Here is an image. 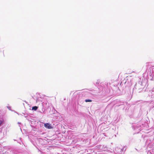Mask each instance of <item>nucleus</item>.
Instances as JSON below:
<instances>
[{
    "instance_id": "nucleus-1",
    "label": "nucleus",
    "mask_w": 154,
    "mask_h": 154,
    "mask_svg": "<svg viewBox=\"0 0 154 154\" xmlns=\"http://www.w3.org/2000/svg\"><path fill=\"white\" fill-rule=\"evenodd\" d=\"M42 105L43 107H45V108H48L50 104L47 102H43L42 103Z\"/></svg>"
},
{
    "instance_id": "nucleus-2",
    "label": "nucleus",
    "mask_w": 154,
    "mask_h": 154,
    "mask_svg": "<svg viewBox=\"0 0 154 154\" xmlns=\"http://www.w3.org/2000/svg\"><path fill=\"white\" fill-rule=\"evenodd\" d=\"M44 126L45 128L48 129H51L52 128V126L49 123H46L44 124Z\"/></svg>"
},
{
    "instance_id": "nucleus-3",
    "label": "nucleus",
    "mask_w": 154,
    "mask_h": 154,
    "mask_svg": "<svg viewBox=\"0 0 154 154\" xmlns=\"http://www.w3.org/2000/svg\"><path fill=\"white\" fill-rule=\"evenodd\" d=\"M45 107H43H43L42 109V111H40L41 113H44L45 112Z\"/></svg>"
},
{
    "instance_id": "nucleus-4",
    "label": "nucleus",
    "mask_w": 154,
    "mask_h": 154,
    "mask_svg": "<svg viewBox=\"0 0 154 154\" xmlns=\"http://www.w3.org/2000/svg\"><path fill=\"white\" fill-rule=\"evenodd\" d=\"M147 154H154V149L152 150V152L148 151Z\"/></svg>"
},
{
    "instance_id": "nucleus-5",
    "label": "nucleus",
    "mask_w": 154,
    "mask_h": 154,
    "mask_svg": "<svg viewBox=\"0 0 154 154\" xmlns=\"http://www.w3.org/2000/svg\"><path fill=\"white\" fill-rule=\"evenodd\" d=\"M42 99L40 97H38L37 99L36 102H38L41 101L42 102Z\"/></svg>"
},
{
    "instance_id": "nucleus-6",
    "label": "nucleus",
    "mask_w": 154,
    "mask_h": 154,
    "mask_svg": "<svg viewBox=\"0 0 154 154\" xmlns=\"http://www.w3.org/2000/svg\"><path fill=\"white\" fill-rule=\"evenodd\" d=\"M38 107L36 106H34L32 107V109L33 110H36L37 109Z\"/></svg>"
},
{
    "instance_id": "nucleus-7",
    "label": "nucleus",
    "mask_w": 154,
    "mask_h": 154,
    "mask_svg": "<svg viewBox=\"0 0 154 154\" xmlns=\"http://www.w3.org/2000/svg\"><path fill=\"white\" fill-rule=\"evenodd\" d=\"M85 101L86 102H91L92 101V100L90 99H86L85 100Z\"/></svg>"
},
{
    "instance_id": "nucleus-8",
    "label": "nucleus",
    "mask_w": 154,
    "mask_h": 154,
    "mask_svg": "<svg viewBox=\"0 0 154 154\" xmlns=\"http://www.w3.org/2000/svg\"><path fill=\"white\" fill-rule=\"evenodd\" d=\"M125 147H123L122 149H121V151H123L125 150Z\"/></svg>"
},
{
    "instance_id": "nucleus-9",
    "label": "nucleus",
    "mask_w": 154,
    "mask_h": 154,
    "mask_svg": "<svg viewBox=\"0 0 154 154\" xmlns=\"http://www.w3.org/2000/svg\"><path fill=\"white\" fill-rule=\"evenodd\" d=\"M2 122L1 121H0V125L2 124Z\"/></svg>"
}]
</instances>
